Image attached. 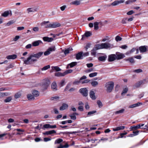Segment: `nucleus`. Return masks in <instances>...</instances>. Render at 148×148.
<instances>
[{
  "label": "nucleus",
  "instance_id": "nucleus-1",
  "mask_svg": "<svg viewBox=\"0 0 148 148\" xmlns=\"http://www.w3.org/2000/svg\"><path fill=\"white\" fill-rule=\"evenodd\" d=\"M43 53V52H40L31 55L27 58L26 60L24 61V63L26 64H30V63L29 61L32 58H35L37 59H38L41 56Z\"/></svg>",
  "mask_w": 148,
  "mask_h": 148
},
{
  "label": "nucleus",
  "instance_id": "nucleus-2",
  "mask_svg": "<svg viewBox=\"0 0 148 148\" xmlns=\"http://www.w3.org/2000/svg\"><path fill=\"white\" fill-rule=\"evenodd\" d=\"M114 86V83L112 82H109L106 84V87L107 88V91L108 92H111Z\"/></svg>",
  "mask_w": 148,
  "mask_h": 148
},
{
  "label": "nucleus",
  "instance_id": "nucleus-3",
  "mask_svg": "<svg viewBox=\"0 0 148 148\" xmlns=\"http://www.w3.org/2000/svg\"><path fill=\"white\" fill-rule=\"evenodd\" d=\"M61 24L58 22L53 23H49L48 26H47V27H50V28H56L60 27Z\"/></svg>",
  "mask_w": 148,
  "mask_h": 148
},
{
  "label": "nucleus",
  "instance_id": "nucleus-4",
  "mask_svg": "<svg viewBox=\"0 0 148 148\" xmlns=\"http://www.w3.org/2000/svg\"><path fill=\"white\" fill-rule=\"evenodd\" d=\"M79 92L84 97H86L88 95V90L86 88H81Z\"/></svg>",
  "mask_w": 148,
  "mask_h": 148
},
{
  "label": "nucleus",
  "instance_id": "nucleus-5",
  "mask_svg": "<svg viewBox=\"0 0 148 148\" xmlns=\"http://www.w3.org/2000/svg\"><path fill=\"white\" fill-rule=\"evenodd\" d=\"M50 84V81L48 79H44L42 84V87L45 89H46Z\"/></svg>",
  "mask_w": 148,
  "mask_h": 148
},
{
  "label": "nucleus",
  "instance_id": "nucleus-6",
  "mask_svg": "<svg viewBox=\"0 0 148 148\" xmlns=\"http://www.w3.org/2000/svg\"><path fill=\"white\" fill-rule=\"evenodd\" d=\"M139 50L141 53L146 52L148 51V47L146 45L140 46L139 47Z\"/></svg>",
  "mask_w": 148,
  "mask_h": 148
},
{
  "label": "nucleus",
  "instance_id": "nucleus-7",
  "mask_svg": "<svg viewBox=\"0 0 148 148\" xmlns=\"http://www.w3.org/2000/svg\"><path fill=\"white\" fill-rule=\"evenodd\" d=\"M92 35V33L88 31L85 32L84 35H82L81 40H83L85 37H88Z\"/></svg>",
  "mask_w": 148,
  "mask_h": 148
},
{
  "label": "nucleus",
  "instance_id": "nucleus-8",
  "mask_svg": "<svg viewBox=\"0 0 148 148\" xmlns=\"http://www.w3.org/2000/svg\"><path fill=\"white\" fill-rule=\"evenodd\" d=\"M116 58V55L115 54H112L108 56V61L109 62H112L114 61Z\"/></svg>",
  "mask_w": 148,
  "mask_h": 148
},
{
  "label": "nucleus",
  "instance_id": "nucleus-9",
  "mask_svg": "<svg viewBox=\"0 0 148 148\" xmlns=\"http://www.w3.org/2000/svg\"><path fill=\"white\" fill-rule=\"evenodd\" d=\"M101 48L102 49H107L108 48L110 47V44L108 43H102L101 44Z\"/></svg>",
  "mask_w": 148,
  "mask_h": 148
},
{
  "label": "nucleus",
  "instance_id": "nucleus-10",
  "mask_svg": "<svg viewBox=\"0 0 148 148\" xmlns=\"http://www.w3.org/2000/svg\"><path fill=\"white\" fill-rule=\"evenodd\" d=\"M83 54V52H80L77 53L76 55V58L77 60L82 59Z\"/></svg>",
  "mask_w": 148,
  "mask_h": 148
},
{
  "label": "nucleus",
  "instance_id": "nucleus-11",
  "mask_svg": "<svg viewBox=\"0 0 148 148\" xmlns=\"http://www.w3.org/2000/svg\"><path fill=\"white\" fill-rule=\"evenodd\" d=\"M139 129H140V124H138L136 126L133 125L130 127V131H135Z\"/></svg>",
  "mask_w": 148,
  "mask_h": 148
},
{
  "label": "nucleus",
  "instance_id": "nucleus-12",
  "mask_svg": "<svg viewBox=\"0 0 148 148\" xmlns=\"http://www.w3.org/2000/svg\"><path fill=\"white\" fill-rule=\"evenodd\" d=\"M89 95L90 97L92 100H95L96 99V97L95 95V93L92 90H91L89 92Z\"/></svg>",
  "mask_w": 148,
  "mask_h": 148
},
{
  "label": "nucleus",
  "instance_id": "nucleus-13",
  "mask_svg": "<svg viewBox=\"0 0 148 148\" xmlns=\"http://www.w3.org/2000/svg\"><path fill=\"white\" fill-rule=\"evenodd\" d=\"M68 108V105L66 103H63L62 104V106L60 107V110H65L67 109Z\"/></svg>",
  "mask_w": 148,
  "mask_h": 148
},
{
  "label": "nucleus",
  "instance_id": "nucleus-14",
  "mask_svg": "<svg viewBox=\"0 0 148 148\" xmlns=\"http://www.w3.org/2000/svg\"><path fill=\"white\" fill-rule=\"evenodd\" d=\"M43 40L45 41L50 42L53 40V38H49L48 37H44L43 38Z\"/></svg>",
  "mask_w": 148,
  "mask_h": 148
},
{
  "label": "nucleus",
  "instance_id": "nucleus-15",
  "mask_svg": "<svg viewBox=\"0 0 148 148\" xmlns=\"http://www.w3.org/2000/svg\"><path fill=\"white\" fill-rule=\"evenodd\" d=\"M40 43H42V41L40 40H38L33 42L32 43V46L34 47L38 46Z\"/></svg>",
  "mask_w": 148,
  "mask_h": 148
},
{
  "label": "nucleus",
  "instance_id": "nucleus-16",
  "mask_svg": "<svg viewBox=\"0 0 148 148\" xmlns=\"http://www.w3.org/2000/svg\"><path fill=\"white\" fill-rule=\"evenodd\" d=\"M56 133V131L54 130H52L50 131H47L45 132L43 134L45 135H51L53 134H55Z\"/></svg>",
  "mask_w": 148,
  "mask_h": 148
},
{
  "label": "nucleus",
  "instance_id": "nucleus-17",
  "mask_svg": "<svg viewBox=\"0 0 148 148\" xmlns=\"http://www.w3.org/2000/svg\"><path fill=\"white\" fill-rule=\"evenodd\" d=\"M75 115H78V114L76 112H74L72 114L70 115L69 116L70 117L71 119L73 120H75L76 119V117Z\"/></svg>",
  "mask_w": 148,
  "mask_h": 148
},
{
  "label": "nucleus",
  "instance_id": "nucleus-18",
  "mask_svg": "<svg viewBox=\"0 0 148 148\" xmlns=\"http://www.w3.org/2000/svg\"><path fill=\"white\" fill-rule=\"evenodd\" d=\"M81 3L80 1L75 0L71 2L70 3V5H78L80 4Z\"/></svg>",
  "mask_w": 148,
  "mask_h": 148
},
{
  "label": "nucleus",
  "instance_id": "nucleus-19",
  "mask_svg": "<svg viewBox=\"0 0 148 148\" xmlns=\"http://www.w3.org/2000/svg\"><path fill=\"white\" fill-rule=\"evenodd\" d=\"M116 59L117 60L122 59L125 57L124 55L123 54L121 53L119 54H117L116 53Z\"/></svg>",
  "mask_w": 148,
  "mask_h": 148
},
{
  "label": "nucleus",
  "instance_id": "nucleus-20",
  "mask_svg": "<svg viewBox=\"0 0 148 148\" xmlns=\"http://www.w3.org/2000/svg\"><path fill=\"white\" fill-rule=\"evenodd\" d=\"M51 88L53 90L56 91L57 90V85L56 82H53L51 85Z\"/></svg>",
  "mask_w": 148,
  "mask_h": 148
},
{
  "label": "nucleus",
  "instance_id": "nucleus-21",
  "mask_svg": "<svg viewBox=\"0 0 148 148\" xmlns=\"http://www.w3.org/2000/svg\"><path fill=\"white\" fill-rule=\"evenodd\" d=\"M125 127L124 126H121L116 127L115 128H114L113 130L114 131H116L120 130H122L124 129Z\"/></svg>",
  "mask_w": 148,
  "mask_h": 148
},
{
  "label": "nucleus",
  "instance_id": "nucleus-22",
  "mask_svg": "<svg viewBox=\"0 0 148 148\" xmlns=\"http://www.w3.org/2000/svg\"><path fill=\"white\" fill-rule=\"evenodd\" d=\"M32 93L34 97H36L39 95L38 92L35 90L32 91Z\"/></svg>",
  "mask_w": 148,
  "mask_h": 148
},
{
  "label": "nucleus",
  "instance_id": "nucleus-23",
  "mask_svg": "<svg viewBox=\"0 0 148 148\" xmlns=\"http://www.w3.org/2000/svg\"><path fill=\"white\" fill-rule=\"evenodd\" d=\"M107 57L106 56H101L98 58V59L100 61H104L106 60Z\"/></svg>",
  "mask_w": 148,
  "mask_h": 148
},
{
  "label": "nucleus",
  "instance_id": "nucleus-24",
  "mask_svg": "<svg viewBox=\"0 0 148 148\" xmlns=\"http://www.w3.org/2000/svg\"><path fill=\"white\" fill-rule=\"evenodd\" d=\"M76 132H60V134H75L77 133Z\"/></svg>",
  "mask_w": 148,
  "mask_h": 148
},
{
  "label": "nucleus",
  "instance_id": "nucleus-25",
  "mask_svg": "<svg viewBox=\"0 0 148 148\" xmlns=\"http://www.w3.org/2000/svg\"><path fill=\"white\" fill-rule=\"evenodd\" d=\"M55 75L57 77H61L65 76V75L64 74V72L63 73H62L58 72L56 73H55Z\"/></svg>",
  "mask_w": 148,
  "mask_h": 148
},
{
  "label": "nucleus",
  "instance_id": "nucleus-26",
  "mask_svg": "<svg viewBox=\"0 0 148 148\" xmlns=\"http://www.w3.org/2000/svg\"><path fill=\"white\" fill-rule=\"evenodd\" d=\"M27 97L29 100H33L34 99V97L31 94H28L27 95Z\"/></svg>",
  "mask_w": 148,
  "mask_h": 148
},
{
  "label": "nucleus",
  "instance_id": "nucleus-27",
  "mask_svg": "<svg viewBox=\"0 0 148 148\" xmlns=\"http://www.w3.org/2000/svg\"><path fill=\"white\" fill-rule=\"evenodd\" d=\"M51 68L53 70H55L56 71H59L61 70V69L58 66H52Z\"/></svg>",
  "mask_w": 148,
  "mask_h": 148
},
{
  "label": "nucleus",
  "instance_id": "nucleus-28",
  "mask_svg": "<svg viewBox=\"0 0 148 148\" xmlns=\"http://www.w3.org/2000/svg\"><path fill=\"white\" fill-rule=\"evenodd\" d=\"M100 23V22H95L94 23V29L95 30H97L99 29L98 25Z\"/></svg>",
  "mask_w": 148,
  "mask_h": 148
},
{
  "label": "nucleus",
  "instance_id": "nucleus-29",
  "mask_svg": "<svg viewBox=\"0 0 148 148\" xmlns=\"http://www.w3.org/2000/svg\"><path fill=\"white\" fill-rule=\"evenodd\" d=\"M101 44H97L95 45V47L93 48L95 50H97L100 49H102L101 48Z\"/></svg>",
  "mask_w": 148,
  "mask_h": 148
},
{
  "label": "nucleus",
  "instance_id": "nucleus-30",
  "mask_svg": "<svg viewBox=\"0 0 148 148\" xmlns=\"http://www.w3.org/2000/svg\"><path fill=\"white\" fill-rule=\"evenodd\" d=\"M9 14V12L8 11H6L4 12L1 14V16L4 17H6Z\"/></svg>",
  "mask_w": 148,
  "mask_h": 148
},
{
  "label": "nucleus",
  "instance_id": "nucleus-31",
  "mask_svg": "<svg viewBox=\"0 0 148 148\" xmlns=\"http://www.w3.org/2000/svg\"><path fill=\"white\" fill-rule=\"evenodd\" d=\"M96 110H92L88 112V113L87 116H92L93 114L96 112Z\"/></svg>",
  "mask_w": 148,
  "mask_h": 148
},
{
  "label": "nucleus",
  "instance_id": "nucleus-32",
  "mask_svg": "<svg viewBox=\"0 0 148 148\" xmlns=\"http://www.w3.org/2000/svg\"><path fill=\"white\" fill-rule=\"evenodd\" d=\"M63 140L61 138H58L55 141V144H60L63 141Z\"/></svg>",
  "mask_w": 148,
  "mask_h": 148
},
{
  "label": "nucleus",
  "instance_id": "nucleus-33",
  "mask_svg": "<svg viewBox=\"0 0 148 148\" xmlns=\"http://www.w3.org/2000/svg\"><path fill=\"white\" fill-rule=\"evenodd\" d=\"M143 82L140 81L136 83L135 85V86L136 88H138L142 84Z\"/></svg>",
  "mask_w": 148,
  "mask_h": 148
},
{
  "label": "nucleus",
  "instance_id": "nucleus-34",
  "mask_svg": "<svg viewBox=\"0 0 148 148\" xmlns=\"http://www.w3.org/2000/svg\"><path fill=\"white\" fill-rule=\"evenodd\" d=\"M72 50H73V49L72 48H68L67 49L65 50L64 51V53L65 55H66V54L69 53L70 51Z\"/></svg>",
  "mask_w": 148,
  "mask_h": 148
},
{
  "label": "nucleus",
  "instance_id": "nucleus-35",
  "mask_svg": "<svg viewBox=\"0 0 148 148\" xmlns=\"http://www.w3.org/2000/svg\"><path fill=\"white\" fill-rule=\"evenodd\" d=\"M96 50H95L94 48H93V49L91 51V55L93 56L94 57H95L96 56Z\"/></svg>",
  "mask_w": 148,
  "mask_h": 148
},
{
  "label": "nucleus",
  "instance_id": "nucleus-36",
  "mask_svg": "<svg viewBox=\"0 0 148 148\" xmlns=\"http://www.w3.org/2000/svg\"><path fill=\"white\" fill-rule=\"evenodd\" d=\"M77 64V62H73L69 64V65L70 66V68H72Z\"/></svg>",
  "mask_w": 148,
  "mask_h": 148
},
{
  "label": "nucleus",
  "instance_id": "nucleus-37",
  "mask_svg": "<svg viewBox=\"0 0 148 148\" xmlns=\"http://www.w3.org/2000/svg\"><path fill=\"white\" fill-rule=\"evenodd\" d=\"M73 71V70L72 69H68L64 72V74L65 75L69 73H71Z\"/></svg>",
  "mask_w": 148,
  "mask_h": 148
},
{
  "label": "nucleus",
  "instance_id": "nucleus-38",
  "mask_svg": "<svg viewBox=\"0 0 148 148\" xmlns=\"http://www.w3.org/2000/svg\"><path fill=\"white\" fill-rule=\"evenodd\" d=\"M28 13L30 12H34L35 11V10L32 8H29L27 9Z\"/></svg>",
  "mask_w": 148,
  "mask_h": 148
},
{
  "label": "nucleus",
  "instance_id": "nucleus-39",
  "mask_svg": "<svg viewBox=\"0 0 148 148\" xmlns=\"http://www.w3.org/2000/svg\"><path fill=\"white\" fill-rule=\"evenodd\" d=\"M125 111V109H122L121 110L117 111L115 112V114H119L120 113H123Z\"/></svg>",
  "mask_w": 148,
  "mask_h": 148
},
{
  "label": "nucleus",
  "instance_id": "nucleus-40",
  "mask_svg": "<svg viewBox=\"0 0 148 148\" xmlns=\"http://www.w3.org/2000/svg\"><path fill=\"white\" fill-rule=\"evenodd\" d=\"M91 84L92 86L95 87L98 84V83L97 81H94L92 82Z\"/></svg>",
  "mask_w": 148,
  "mask_h": 148
},
{
  "label": "nucleus",
  "instance_id": "nucleus-41",
  "mask_svg": "<svg viewBox=\"0 0 148 148\" xmlns=\"http://www.w3.org/2000/svg\"><path fill=\"white\" fill-rule=\"evenodd\" d=\"M97 103L98 105L99 108H101L102 107L103 105L102 103L100 100H98L97 101Z\"/></svg>",
  "mask_w": 148,
  "mask_h": 148
},
{
  "label": "nucleus",
  "instance_id": "nucleus-42",
  "mask_svg": "<svg viewBox=\"0 0 148 148\" xmlns=\"http://www.w3.org/2000/svg\"><path fill=\"white\" fill-rule=\"evenodd\" d=\"M50 124H45L43 125L42 129L45 130V128H50Z\"/></svg>",
  "mask_w": 148,
  "mask_h": 148
},
{
  "label": "nucleus",
  "instance_id": "nucleus-43",
  "mask_svg": "<svg viewBox=\"0 0 148 148\" xmlns=\"http://www.w3.org/2000/svg\"><path fill=\"white\" fill-rule=\"evenodd\" d=\"M17 56L16 54L10 55V59H14L17 58Z\"/></svg>",
  "mask_w": 148,
  "mask_h": 148
},
{
  "label": "nucleus",
  "instance_id": "nucleus-44",
  "mask_svg": "<svg viewBox=\"0 0 148 148\" xmlns=\"http://www.w3.org/2000/svg\"><path fill=\"white\" fill-rule=\"evenodd\" d=\"M97 74V72H94L90 74L89 76L90 77H92L96 76Z\"/></svg>",
  "mask_w": 148,
  "mask_h": 148
},
{
  "label": "nucleus",
  "instance_id": "nucleus-45",
  "mask_svg": "<svg viewBox=\"0 0 148 148\" xmlns=\"http://www.w3.org/2000/svg\"><path fill=\"white\" fill-rule=\"evenodd\" d=\"M126 60L129 61L131 63H133L134 62L133 58L132 57L127 59Z\"/></svg>",
  "mask_w": 148,
  "mask_h": 148
},
{
  "label": "nucleus",
  "instance_id": "nucleus-46",
  "mask_svg": "<svg viewBox=\"0 0 148 148\" xmlns=\"http://www.w3.org/2000/svg\"><path fill=\"white\" fill-rule=\"evenodd\" d=\"M136 1V0H128L125 2V4H130L131 3H132Z\"/></svg>",
  "mask_w": 148,
  "mask_h": 148
},
{
  "label": "nucleus",
  "instance_id": "nucleus-47",
  "mask_svg": "<svg viewBox=\"0 0 148 148\" xmlns=\"http://www.w3.org/2000/svg\"><path fill=\"white\" fill-rule=\"evenodd\" d=\"M50 66L49 65H47V66H44L42 69V71L46 70L50 68Z\"/></svg>",
  "mask_w": 148,
  "mask_h": 148
},
{
  "label": "nucleus",
  "instance_id": "nucleus-48",
  "mask_svg": "<svg viewBox=\"0 0 148 148\" xmlns=\"http://www.w3.org/2000/svg\"><path fill=\"white\" fill-rule=\"evenodd\" d=\"M115 39L117 42H118L119 41L121 40L122 39V38L119 36H117L115 37Z\"/></svg>",
  "mask_w": 148,
  "mask_h": 148
},
{
  "label": "nucleus",
  "instance_id": "nucleus-49",
  "mask_svg": "<svg viewBox=\"0 0 148 148\" xmlns=\"http://www.w3.org/2000/svg\"><path fill=\"white\" fill-rule=\"evenodd\" d=\"M50 23L49 21H43L40 23V25L41 26H45L46 24H47Z\"/></svg>",
  "mask_w": 148,
  "mask_h": 148
},
{
  "label": "nucleus",
  "instance_id": "nucleus-50",
  "mask_svg": "<svg viewBox=\"0 0 148 148\" xmlns=\"http://www.w3.org/2000/svg\"><path fill=\"white\" fill-rule=\"evenodd\" d=\"M119 4V1H115L111 3V5L113 6H115Z\"/></svg>",
  "mask_w": 148,
  "mask_h": 148
},
{
  "label": "nucleus",
  "instance_id": "nucleus-51",
  "mask_svg": "<svg viewBox=\"0 0 148 148\" xmlns=\"http://www.w3.org/2000/svg\"><path fill=\"white\" fill-rule=\"evenodd\" d=\"M48 50L50 52V51H54L55 50V46L49 48Z\"/></svg>",
  "mask_w": 148,
  "mask_h": 148
},
{
  "label": "nucleus",
  "instance_id": "nucleus-52",
  "mask_svg": "<svg viewBox=\"0 0 148 148\" xmlns=\"http://www.w3.org/2000/svg\"><path fill=\"white\" fill-rule=\"evenodd\" d=\"M21 95L20 93L18 92L15 94L14 97L15 98L17 99L19 98L21 96Z\"/></svg>",
  "mask_w": 148,
  "mask_h": 148
},
{
  "label": "nucleus",
  "instance_id": "nucleus-53",
  "mask_svg": "<svg viewBox=\"0 0 148 148\" xmlns=\"http://www.w3.org/2000/svg\"><path fill=\"white\" fill-rule=\"evenodd\" d=\"M127 91L128 89L127 88H125L124 89L121 93V95H123L125 93H126L127 92Z\"/></svg>",
  "mask_w": 148,
  "mask_h": 148
},
{
  "label": "nucleus",
  "instance_id": "nucleus-54",
  "mask_svg": "<svg viewBox=\"0 0 148 148\" xmlns=\"http://www.w3.org/2000/svg\"><path fill=\"white\" fill-rule=\"evenodd\" d=\"M142 70L140 69H138L134 71V72L137 73L142 72Z\"/></svg>",
  "mask_w": 148,
  "mask_h": 148
},
{
  "label": "nucleus",
  "instance_id": "nucleus-55",
  "mask_svg": "<svg viewBox=\"0 0 148 148\" xmlns=\"http://www.w3.org/2000/svg\"><path fill=\"white\" fill-rule=\"evenodd\" d=\"M59 97L58 96H55L54 97H51V99L52 100H57V99H59Z\"/></svg>",
  "mask_w": 148,
  "mask_h": 148
},
{
  "label": "nucleus",
  "instance_id": "nucleus-56",
  "mask_svg": "<svg viewBox=\"0 0 148 148\" xmlns=\"http://www.w3.org/2000/svg\"><path fill=\"white\" fill-rule=\"evenodd\" d=\"M90 81V80L88 79H85L84 81H81V83L82 84H84L85 83H88Z\"/></svg>",
  "mask_w": 148,
  "mask_h": 148
},
{
  "label": "nucleus",
  "instance_id": "nucleus-57",
  "mask_svg": "<svg viewBox=\"0 0 148 148\" xmlns=\"http://www.w3.org/2000/svg\"><path fill=\"white\" fill-rule=\"evenodd\" d=\"M65 79H62L60 83V86H62L65 85Z\"/></svg>",
  "mask_w": 148,
  "mask_h": 148
},
{
  "label": "nucleus",
  "instance_id": "nucleus-58",
  "mask_svg": "<svg viewBox=\"0 0 148 148\" xmlns=\"http://www.w3.org/2000/svg\"><path fill=\"white\" fill-rule=\"evenodd\" d=\"M139 132L140 131L138 130H136V131H133V133L134 136H135L138 135Z\"/></svg>",
  "mask_w": 148,
  "mask_h": 148
},
{
  "label": "nucleus",
  "instance_id": "nucleus-59",
  "mask_svg": "<svg viewBox=\"0 0 148 148\" xmlns=\"http://www.w3.org/2000/svg\"><path fill=\"white\" fill-rule=\"evenodd\" d=\"M80 83H81V81L79 79V81H75L73 82V84H74L78 85Z\"/></svg>",
  "mask_w": 148,
  "mask_h": 148
},
{
  "label": "nucleus",
  "instance_id": "nucleus-60",
  "mask_svg": "<svg viewBox=\"0 0 148 148\" xmlns=\"http://www.w3.org/2000/svg\"><path fill=\"white\" fill-rule=\"evenodd\" d=\"M134 12L133 10H130L127 13V14L128 15H131L134 13Z\"/></svg>",
  "mask_w": 148,
  "mask_h": 148
},
{
  "label": "nucleus",
  "instance_id": "nucleus-61",
  "mask_svg": "<svg viewBox=\"0 0 148 148\" xmlns=\"http://www.w3.org/2000/svg\"><path fill=\"white\" fill-rule=\"evenodd\" d=\"M127 18H123L122 21V23L123 24L126 23V21H127Z\"/></svg>",
  "mask_w": 148,
  "mask_h": 148
},
{
  "label": "nucleus",
  "instance_id": "nucleus-62",
  "mask_svg": "<svg viewBox=\"0 0 148 148\" xmlns=\"http://www.w3.org/2000/svg\"><path fill=\"white\" fill-rule=\"evenodd\" d=\"M51 140V139L49 138L45 137V138H44V141L45 142H47L49 141H50Z\"/></svg>",
  "mask_w": 148,
  "mask_h": 148
},
{
  "label": "nucleus",
  "instance_id": "nucleus-63",
  "mask_svg": "<svg viewBox=\"0 0 148 148\" xmlns=\"http://www.w3.org/2000/svg\"><path fill=\"white\" fill-rule=\"evenodd\" d=\"M50 53V52L49 51L47 50L46 51H45L44 53V54L45 56H47Z\"/></svg>",
  "mask_w": 148,
  "mask_h": 148
},
{
  "label": "nucleus",
  "instance_id": "nucleus-64",
  "mask_svg": "<svg viewBox=\"0 0 148 148\" xmlns=\"http://www.w3.org/2000/svg\"><path fill=\"white\" fill-rule=\"evenodd\" d=\"M20 38V36H16L14 38L13 40L15 41H16L18 40L19 38Z\"/></svg>",
  "mask_w": 148,
  "mask_h": 148
}]
</instances>
